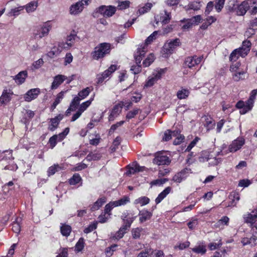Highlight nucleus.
Returning a JSON list of instances; mask_svg holds the SVG:
<instances>
[{
    "label": "nucleus",
    "instance_id": "34",
    "mask_svg": "<svg viewBox=\"0 0 257 257\" xmlns=\"http://www.w3.org/2000/svg\"><path fill=\"white\" fill-rule=\"evenodd\" d=\"M130 202V198L127 196H124L123 198L119 199L118 200L114 201V206H118L124 205L127 203Z\"/></svg>",
    "mask_w": 257,
    "mask_h": 257
},
{
    "label": "nucleus",
    "instance_id": "22",
    "mask_svg": "<svg viewBox=\"0 0 257 257\" xmlns=\"http://www.w3.org/2000/svg\"><path fill=\"white\" fill-rule=\"evenodd\" d=\"M106 202V198L103 197L99 198L96 202H95L91 207V210L94 211L97 210L101 207L103 204Z\"/></svg>",
    "mask_w": 257,
    "mask_h": 257
},
{
    "label": "nucleus",
    "instance_id": "39",
    "mask_svg": "<svg viewBox=\"0 0 257 257\" xmlns=\"http://www.w3.org/2000/svg\"><path fill=\"white\" fill-rule=\"evenodd\" d=\"M90 92V90L89 87H86V88L82 89L81 91H80L78 93V97H79L81 99H84L89 95Z\"/></svg>",
    "mask_w": 257,
    "mask_h": 257
},
{
    "label": "nucleus",
    "instance_id": "56",
    "mask_svg": "<svg viewBox=\"0 0 257 257\" xmlns=\"http://www.w3.org/2000/svg\"><path fill=\"white\" fill-rule=\"evenodd\" d=\"M165 73L164 69H160L158 71L155 72L153 74V77L156 80V81H158L162 77V74Z\"/></svg>",
    "mask_w": 257,
    "mask_h": 257
},
{
    "label": "nucleus",
    "instance_id": "23",
    "mask_svg": "<svg viewBox=\"0 0 257 257\" xmlns=\"http://www.w3.org/2000/svg\"><path fill=\"white\" fill-rule=\"evenodd\" d=\"M190 94V91L186 88H182L177 91L176 95L179 99L187 98Z\"/></svg>",
    "mask_w": 257,
    "mask_h": 257
},
{
    "label": "nucleus",
    "instance_id": "38",
    "mask_svg": "<svg viewBox=\"0 0 257 257\" xmlns=\"http://www.w3.org/2000/svg\"><path fill=\"white\" fill-rule=\"evenodd\" d=\"M192 250L196 253L203 254L206 252V249L205 246L202 245L192 248Z\"/></svg>",
    "mask_w": 257,
    "mask_h": 257
},
{
    "label": "nucleus",
    "instance_id": "15",
    "mask_svg": "<svg viewBox=\"0 0 257 257\" xmlns=\"http://www.w3.org/2000/svg\"><path fill=\"white\" fill-rule=\"evenodd\" d=\"M145 169V167H141L137 163H134L132 166L129 167L128 170L126 172V175H130L131 174H134L136 172H139L143 171Z\"/></svg>",
    "mask_w": 257,
    "mask_h": 257
},
{
    "label": "nucleus",
    "instance_id": "21",
    "mask_svg": "<svg viewBox=\"0 0 257 257\" xmlns=\"http://www.w3.org/2000/svg\"><path fill=\"white\" fill-rule=\"evenodd\" d=\"M51 27L48 24H45L41 29V33L40 34H36L35 37L39 38H42L47 35L50 31Z\"/></svg>",
    "mask_w": 257,
    "mask_h": 257
},
{
    "label": "nucleus",
    "instance_id": "57",
    "mask_svg": "<svg viewBox=\"0 0 257 257\" xmlns=\"http://www.w3.org/2000/svg\"><path fill=\"white\" fill-rule=\"evenodd\" d=\"M122 107V105L120 103L115 105L113 106L111 112H112L113 114L117 115L119 114V112L121 111Z\"/></svg>",
    "mask_w": 257,
    "mask_h": 257
},
{
    "label": "nucleus",
    "instance_id": "11",
    "mask_svg": "<svg viewBox=\"0 0 257 257\" xmlns=\"http://www.w3.org/2000/svg\"><path fill=\"white\" fill-rule=\"evenodd\" d=\"M137 216H134V213H130L128 211H126L122 213L121 218L124 223H127L131 226L132 223L136 218Z\"/></svg>",
    "mask_w": 257,
    "mask_h": 257
},
{
    "label": "nucleus",
    "instance_id": "52",
    "mask_svg": "<svg viewBox=\"0 0 257 257\" xmlns=\"http://www.w3.org/2000/svg\"><path fill=\"white\" fill-rule=\"evenodd\" d=\"M142 229L139 228L133 229L132 231V236L134 239H138L140 237Z\"/></svg>",
    "mask_w": 257,
    "mask_h": 257
},
{
    "label": "nucleus",
    "instance_id": "1",
    "mask_svg": "<svg viewBox=\"0 0 257 257\" xmlns=\"http://www.w3.org/2000/svg\"><path fill=\"white\" fill-rule=\"evenodd\" d=\"M110 51V45L109 43H103L95 47L94 51L91 53V56L93 59L98 60L109 54Z\"/></svg>",
    "mask_w": 257,
    "mask_h": 257
},
{
    "label": "nucleus",
    "instance_id": "7",
    "mask_svg": "<svg viewBox=\"0 0 257 257\" xmlns=\"http://www.w3.org/2000/svg\"><path fill=\"white\" fill-rule=\"evenodd\" d=\"M245 140L242 138H238L234 140L232 143L229 146L228 152L233 153L239 150L242 146L244 144Z\"/></svg>",
    "mask_w": 257,
    "mask_h": 257
},
{
    "label": "nucleus",
    "instance_id": "2",
    "mask_svg": "<svg viewBox=\"0 0 257 257\" xmlns=\"http://www.w3.org/2000/svg\"><path fill=\"white\" fill-rule=\"evenodd\" d=\"M116 11V7L113 6H101L96 9V13H100L105 18L112 16Z\"/></svg>",
    "mask_w": 257,
    "mask_h": 257
},
{
    "label": "nucleus",
    "instance_id": "45",
    "mask_svg": "<svg viewBox=\"0 0 257 257\" xmlns=\"http://www.w3.org/2000/svg\"><path fill=\"white\" fill-rule=\"evenodd\" d=\"M154 60V56L153 54H150L148 57L143 61V65L145 67L149 66Z\"/></svg>",
    "mask_w": 257,
    "mask_h": 257
},
{
    "label": "nucleus",
    "instance_id": "54",
    "mask_svg": "<svg viewBox=\"0 0 257 257\" xmlns=\"http://www.w3.org/2000/svg\"><path fill=\"white\" fill-rule=\"evenodd\" d=\"M139 111V109L138 108H136L132 111H130L126 115V118L129 120L135 117V116L138 113Z\"/></svg>",
    "mask_w": 257,
    "mask_h": 257
},
{
    "label": "nucleus",
    "instance_id": "16",
    "mask_svg": "<svg viewBox=\"0 0 257 257\" xmlns=\"http://www.w3.org/2000/svg\"><path fill=\"white\" fill-rule=\"evenodd\" d=\"M13 94V93L11 90H9V91L8 92L7 89H4L0 98L1 103L3 104H6L8 103L11 100V95Z\"/></svg>",
    "mask_w": 257,
    "mask_h": 257
},
{
    "label": "nucleus",
    "instance_id": "5",
    "mask_svg": "<svg viewBox=\"0 0 257 257\" xmlns=\"http://www.w3.org/2000/svg\"><path fill=\"white\" fill-rule=\"evenodd\" d=\"M181 45L180 40L179 38H176L171 40L169 43H166L164 47V52L166 54H172L174 50Z\"/></svg>",
    "mask_w": 257,
    "mask_h": 257
},
{
    "label": "nucleus",
    "instance_id": "49",
    "mask_svg": "<svg viewBox=\"0 0 257 257\" xmlns=\"http://www.w3.org/2000/svg\"><path fill=\"white\" fill-rule=\"evenodd\" d=\"M24 7H19L11 9V11L9 13V16H18L20 14V12L23 10Z\"/></svg>",
    "mask_w": 257,
    "mask_h": 257
},
{
    "label": "nucleus",
    "instance_id": "41",
    "mask_svg": "<svg viewBox=\"0 0 257 257\" xmlns=\"http://www.w3.org/2000/svg\"><path fill=\"white\" fill-rule=\"evenodd\" d=\"M81 180V178L78 174H75L69 180V183L71 185H76Z\"/></svg>",
    "mask_w": 257,
    "mask_h": 257
},
{
    "label": "nucleus",
    "instance_id": "64",
    "mask_svg": "<svg viewBox=\"0 0 257 257\" xmlns=\"http://www.w3.org/2000/svg\"><path fill=\"white\" fill-rule=\"evenodd\" d=\"M151 257H164V254L162 250H155L152 252Z\"/></svg>",
    "mask_w": 257,
    "mask_h": 257
},
{
    "label": "nucleus",
    "instance_id": "27",
    "mask_svg": "<svg viewBox=\"0 0 257 257\" xmlns=\"http://www.w3.org/2000/svg\"><path fill=\"white\" fill-rule=\"evenodd\" d=\"M150 199L146 196H142L136 199L134 201L135 204H140L141 206H144L149 203Z\"/></svg>",
    "mask_w": 257,
    "mask_h": 257
},
{
    "label": "nucleus",
    "instance_id": "29",
    "mask_svg": "<svg viewBox=\"0 0 257 257\" xmlns=\"http://www.w3.org/2000/svg\"><path fill=\"white\" fill-rule=\"evenodd\" d=\"M62 167L58 164H54L50 167L47 171L48 175L50 176L54 175L56 172L61 170Z\"/></svg>",
    "mask_w": 257,
    "mask_h": 257
},
{
    "label": "nucleus",
    "instance_id": "28",
    "mask_svg": "<svg viewBox=\"0 0 257 257\" xmlns=\"http://www.w3.org/2000/svg\"><path fill=\"white\" fill-rule=\"evenodd\" d=\"M62 51V48L54 46L52 48L51 51L47 53V56L53 58L55 56L58 55Z\"/></svg>",
    "mask_w": 257,
    "mask_h": 257
},
{
    "label": "nucleus",
    "instance_id": "40",
    "mask_svg": "<svg viewBox=\"0 0 257 257\" xmlns=\"http://www.w3.org/2000/svg\"><path fill=\"white\" fill-rule=\"evenodd\" d=\"M84 240L83 238L81 237L79 238V239L78 240V241H77L75 245V250L78 252L81 251L84 248Z\"/></svg>",
    "mask_w": 257,
    "mask_h": 257
},
{
    "label": "nucleus",
    "instance_id": "13",
    "mask_svg": "<svg viewBox=\"0 0 257 257\" xmlns=\"http://www.w3.org/2000/svg\"><path fill=\"white\" fill-rule=\"evenodd\" d=\"M84 4L82 2H78L70 7V13L71 15H77L82 11Z\"/></svg>",
    "mask_w": 257,
    "mask_h": 257
},
{
    "label": "nucleus",
    "instance_id": "32",
    "mask_svg": "<svg viewBox=\"0 0 257 257\" xmlns=\"http://www.w3.org/2000/svg\"><path fill=\"white\" fill-rule=\"evenodd\" d=\"M76 38H77V35L75 31H73V32L69 36H67V45L71 46L74 43Z\"/></svg>",
    "mask_w": 257,
    "mask_h": 257
},
{
    "label": "nucleus",
    "instance_id": "63",
    "mask_svg": "<svg viewBox=\"0 0 257 257\" xmlns=\"http://www.w3.org/2000/svg\"><path fill=\"white\" fill-rule=\"evenodd\" d=\"M141 70V66L139 64H137V65H133L131 68V71H132L134 74H139Z\"/></svg>",
    "mask_w": 257,
    "mask_h": 257
},
{
    "label": "nucleus",
    "instance_id": "51",
    "mask_svg": "<svg viewBox=\"0 0 257 257\" xmlns=\"http://www.w3.org/2000/svg\"><path fill=\"white\" fill-rule=\"evenodd\" d=\"M114 207H116L114 206V201L107 204L104 207V213L110 215V212Z\"/></svg>",
    "mask_w": 257,
    "mask_h": 257
},
{
    "label": "nucleus",
    "instance_id": "46",
    "mask_svg": "<svg viewBox=\"0 0 257 257\" xmlns=\"http://www.w3.org/2000/svg\"><path fill=\"white\" fill-rule=\"evenodd\" d=\"M152 4L151 3L146 4L143 7L140 8L139 10L140 14H144L145 13L149 11L152 7Z\"/></svg>",
    "mask_w": 257,
    "mask_h": 257
},
{
    "label": "nucleus",
    "instance_id": "9",
    "mask_svg": "<svg viewBox=\"0 0 257 257\" xmlns=\"http://www.w3.org/2000/svg\"><path fill=\"white\" fill-rule=\"evenodd\" d=\"M249 9V5L248 1H244L240 5L236 4L235 14L237 16H244Z\"/></svg>",
    "mask_w": 257,
    "mask_h": 257
},
{
    "label": "nucleus",
    "instance_id": "58",
    "mask_svg": "<svg viewBox=\"0 0 257 257\" xmlns=\"http://www.w3.org/2000/svg\"><path fill=\"white\" fill-rule=\"evenodd\" d=\"M188 10H193L194 11H197L200 9V5L199 3L198 2H194L191 4H189L188 5Z\"/></svg>",
    "mask_w": 257,
    "mask_h": 257
},
{
    "label": "nucleus",
    "instance_id": "62",
    "mask_svg": "<svg viewBox=\"0 0 257 257\" xmlns=\"http://www.w3.org/2000/svg\"><path fill=\"white\" fill-rule=\"evenodd\" d=\"M237 50L235 49L233 50L230 55L229 60L230 61H235L239 57Z\"/></svg>",
    "mask_w": 257,
    "mask_h": 257
},
{
    "label": "nucleus",
    "instance_id": "50",
    "mask_svg": "<svg viewBox=\"0 0 257 257\" xmlns=\"http://www.w3.org/2000/svg\"><path fill=\"white\" fill-rule=\"evenodd\" d=\"M199 140H200V138L199 137H195V139L192 142H191V143L188 146L185 152H190L191 150L196 145Z\"/></svg>",
    "mask_w": 257,
    "mask_h": 257
},
{
    "label": "nucleus",
    "instance_id": "43",
    "mask_svg": "<svg viewBox=\"0 0 257 257\" xmlns=\"http://www.w3.org/2000/svg\"><path fill=\"white\" fill-rule=\"evenodd\" d=\"M121 141V138L119 137H117L113 141L112 145L110 147V150L112 152L116 151L118 146L119 145Z\"/></svg>",
    "mask_w": 257,
    "mask_h": 257
},
{
    "label": "nucleus",
    "instance_id": "59",
    "mask_svg": "<svg viewBox=\"0 0 257 257\" xmlns=\"http://www.w3.org/2000/svg\"><path fill=\"white\" fill-rule=\"evenodd\" d=\"M97 222H94L92 224H90L87 227L85 228L84 230V232L85 233H88L94 229H95L97 227Z\"/></svg>",
    "mask_w": 257,
    "mask_h": 257
},
{
    "label": "nucleus",
    "instance_id": "26",
    "mask_svg": "<svg viewBox=\"0 0 257 257\" xmlns=\"http://www.w3.org/2000/svg\"><path fill=\"white\" fill-rule=\"evenodd\" d=\"M61 234L64 236H68L71 232V227L65 224H63L60 227Z\"/></svg>",
    "mask_w": 257,
    "mask_h": 257
},
{
    "label": "nucleus",
    "instance_id": "19",
    "mask_svg": "<svg viewBox=\"0 0 257 257\" xmlns=\"http://www.w3.org/2000/svg\"><path fill=\"white\" fill-rule=\"evenodd\" d=\"M171 191V188L168 187L166 188L162 192H161L158 196L155 199V202L157 204L160 203L170 193Z\"/></svg>",
    "mask_w": 257,
    "mask_h": 257
},
{
    "label": "nucleus",
    "instance_id": "17",
    "mask_svg": "<svg viewBox=\"0 0 257 257\" xmlns=\"http://www.w3.org/2000/svg\"><path fill=\"white\" fill-rule=\"evenodd\" d=\"M27 76V72L26 71H23L19 72L17 75L13 77V79L18 84H21L25 81Z\"/></svg>",
    "mask_w": 257,
    "mask_h": 257
},
{
    "label": "nucleus",
    "instance_id": "3",
    "mask_svg": "<svg viewBox=\"0 0 257 257\" xmlns=\"http://www.w3.org/2000/svg\"><path fill=\"white\" fill-rule=\"evenodd\" d=\"M117 69V66L116 65L112 64L102 73L99 74L97 75V81L96 83L100 84L103 82V81L108 77H109L112 73H113Z\"/></svg>",
    "mask_w": 257,
    "mask_h": 257
},
{
    "label": "nucleus",
    "instance_id": "48",
    "mask_svg": "<svg viewBox=\"0 0 257 257\" xmlns=\"http://www.w3.org/2000/svg\"><path fill=\"white\" fill-rule=\"evenodd\" d=\"M117 246V244H114L106 248L105 253L107 256H110L113 254V252L116 250Z\"/></svg>",
    "mask_w": 257,
    "mask_h": 257
},
{
    "label": "nucleus",
    "instance_id": "12",
    "mask_svg": "<svg viewBox=\"0 0 257 257\" xmlns=\"http://www.w3.org/2000/svg\"><path fill=\"white\" fill-rule=\"evenodd\" d=\"M67 79V77L63 75H57L54 78V80L51 85V89H55L61 85L64 80Z\"/></svg>",
    "mask_w": 257,
    "mask_h": 257
},
{
    "label": "nucleus",
    "instance_id": "18",
    "mask_svg": "<svg viewBox=\"0 0 257 257\" xmlns=\"http://www.w3.org/2000/svg\"><path fill=\"white\" fill-rule=\"evenodd\" d=\"M187 169H184L176 174L173 178L175 182L180 183L183 180L186 178Z\"/></svg>",
    "mask_w": 257,
    "mask_h": 257
},
{
    "label": "nucleus",
    "instance_id": "61",
    "mask_svg": "<svg viewBox=\"0 0 257 257\" xmlns=\"http://www.w3.org/2000/svg\"><path fill=\"white\" fill-rule=\"evenodd\" d=\"M91 101L87 100L84 102H83L80 105L78 109L81 112H83L86 109V108L90 105Z\"/></svg>",
    "mask_w": 257,
    "mask_h": 257
},
{
    "label": "nucleus",
    "instance_id": "6",
    "mask_svg": "<svg viewBox=\"0 0 257 257\" xmlns=\"http://www.w3.org/2000/svg\"><path fill=\"white\" fill-rule=\"evenodd\" d=\"M202 59V56L197 57V56H194L187 57L184 61V66L185 67L191 68L200 63Z\"/></svg>",
    "mask_w": 257,
    "mask_h": 257
},
{
    "label": "nucleus",
    "instance_id": "14",
    "mask_svg": "<svg viewBox=\"0 0 257 257\" xmlns=\"http://www.w3.org/2000/svg\"><path fill=\"white\" fill-rule=\"evenodd\" d=\"M139 215L140 216V222L141 223H143L151 218L153 215V213L149 211L148 210L143 209L140 211Z\"/></svg>",
    "mask_w": 257,
    "mask_h": 257
},
{
    "label": "nucleus",
    "instance_id": "33",
    "mask_svg": "<svg viewBox=\"0 0 257 257\" xmlns=\"http://www.w3.org/2000/svg\"><path fill=\"white\" fill-rule=\"evenodd\" d=\"M131 225L127 223H124L119 229L117 232L118 236L119 238H122L124 234L126 232V230L130 228Z\"/></svg>",
    "mask_w": 257,
    "mask_h": 257
},
{
    "label": "nucleus",
    "instance_id": "60",
    "mask_svg": "<svg viewBox=\"0 0 257 257\" xmlns=\"http://www.w3.org/2000/svg\"><path fill=\"white\" fill-rule=\"evenodd\" d=\"M57 139V135H54L49 139V143L50 144L51 149L54 148L56 145Z\"/></svg>",
    "mask_w": 257,
    "mask_h": 257
},
{
    "label": "nucleus",
    "instance_id": "44",
    "mask_svg": "<svg viewBox=\"0 0 257 257\" xmlns=\"http://www.w3.org/2000/svg\"><path fill=\"white\" fill-rule=\"evenodd\" d=\"M205 126L207 127L208 131L212 129L215 126V122L211 118H207L205 119Z\"/></svg>",
    "mask_w": 257,
    "mask_h": 257
},
{
    "label": "nucleus",
    "instance_id": "36",
    "mask_svg": "<svg viewBox=\"0 0 257 257\" xmlns=\"http://www.w3.org/2000/svg\"><path fill=\"white\" fill-rule=\"evenodd\" d=\"M50 121L51 124L49 125L48 128L51 131H54L58 127L60 122L55 117L51 118Z\"/></svg>",
    "mask_w": 257,
    "mask_h": 257
},
{
    "label": "nucleus",
    "instance_id": "47",
    "mask_svg": "<svg viewBox=\"0 0 257 257\" xmlns=\"http://www.w3.org/2000/svg\"><path fill=\"white\" fill-rule=\"evenodd\" d=\"M80 100L81 99L79 97L75 96L72 100L70 106L76 110L79 104Z\"/></svg>",
    "mask_w": 257,
    "mask_h": 257
},
{
    "label": "nucleus",
    "instance_id": "55",
    "mask_svg": "<svg viewBox=\"0 0 257 257\" xmlns=\"http://www.w3.org/2000/svg\"><path fill=\"white\" fill-rule=\"evenodd\" d=\"M130 2L128 1H125L119 3L117 7L119 10H124L129 7Z\"/></svg>",
    "mask_w": 257,
    "mask_h": 257
},
{
    "label": "nucleus",
    "instance_id": "37",
    "mask_svg": "<svg viewBox=\"0 0 257 257\" xmlns=\"http://www.w3.org/2000/svg\"><path fill=\"white\" fill-rule=\"evenodd\" d=\"M225 0H216L214 7L217 12H220L223 9Z\"/></svg>",
    "mask_w": 257,
    "mask_h": 257
},
{
    "label": "nucleus",
    "instance_id": "35",
    "mask_svg": "<svg viewBox=\"0 0 257 257\" xmlns=\"http://www.w3.org/2000/svg\"><path fill=\"white\" fill-rule=\"evenodd\" d=\"M245 222L247 223H253L256 221L257 217L255 215L254 212H252V214H248L246 217H244Z\"/></svg>",
    "mask_w": 257,
    "mask_h": 257
},
{
    "label": "nucleus",
    "instance_id": "4",
    "mask_svg": "<svg viewBox=\"0 0 257 257\" xmlns=\"http://www.w3.org/2000/svg\"><path fill=\"white\" fill-rule=\"evenodd\" d=\"M201 20L202 18L200 15L194 16L190 19H184L181 21V22H185V23L182 26V29L183 30H188L190 29L193 25H198L200 23Z\"/></svg>",
    "mask_w": 257,
    "mask_h": 257
},
{
    "label": "nucleus",
    "instance_id": "30",
    "mask_svg": "<svg viewBox=\"0 0 257 257\" xmlns=\"http://www.w3.org/2000/svg\"><path fill=\"white\" fill-rule=\"evenodd\" d=\"M38 7V3L36 2H31L25 6L27 13L34 12Z\"/></svg>",
    "mask_w": 257,
    "mask_h": 257
},
{
    "label": "nucleus",
    "instance_id": "24",
    "mask_svg": "<svg viewBox=\"0 0 257 257\" xmlns=\"http://www.w3.org/2000/svg\"><path fill=\"white\" fill-rule=\"evenodd\" d=\"M22 221V218L17 217L15 220L13 222L12 224V230L13 231L16 233H19L21 231V225L20 222Z\"/></svg>",
    "mask_w": 257,
    "mask_h": 257
},
{
    "label": "nucleus",
    "instance_id": "42",
    "mask_svg": "<svg viewBox=\"0 0 257 257\" xmlns=\"http://www.w3.org/2000/svg\"><path fill=\"white\" fill-rule=\"evenodd\" d=\"M229 220V218L227 216H224L216 222V225L217 227H219L222 225H228Z\"/></svg>",
    "mask_w": 257,
    "mask_h": 257
},
{
    "label": "nucleus",
    "instance_id": "31",
    "mask_svg": "<svg viewBox=\"0 0 257 257\" xmlns=\"http://www.w3.org/2000/svg\"><path fill=\"white\" fill-rule=\"evenodd\" d=\"M171 20L170 14L168 13L167 11H165V15L162 16H160L159 21L163 25L168 24Z\"/></svg>",
    "mask_w": 257,
    "mask_h": 257
},
{
    "label": "nucleus",
    "instance_id": "8",
    "mask_svg": "<svg viewBox=\"0 0 257 257\" xmlns=\"http://www.w3.org/2000/svg\"><path fill=\"white\" fill-rule=\"evenodd\" d=\"M171 163L170 158L162 154H158L153 159V163L159 166L169 165Z\"/></svg>",
    "mask_w": 257,
    "mask_h": 257
},
{
    "label": "nucleus",
    "instance_id": "10",
    "mask_svg": "<svg viewBox=\"0 0 257 257\" xmlns=\"http://www.w3.org/2000/svg\"><path fill=\"white\" fill-rule=\"evenodd\" d=\"M40 93V90L39 88H33L29 90L24 95L25 100L27 102H30L31 100L36 98L39 94Z\"/></svg>",
    "mask_w": 257,
    "mask_h": 257
},
{
    "label": "nucleus",
    "instance_id": "53",
    "mask_svg": "<svg viewBox=\"0 0 257 257\" xmlns=\"http://www.w3.org/2000/svg\"><path fill=\"white\" fill-rule=\"evenodd\" d=\"M158 34V31H154L150 35L146 40V44L147 45L151 44L154 40L156 39V36Z\"/></svg>",
    "mask_w": 257,
    "mask_h": 257
},
{
    "label": "nucleus",
    "instance_id": "25",
    "mask_svg": "<svg viewBox=\"0 0 257 257\" xmlns=\"http://www.w3.org/2000/svg\"><path fill=\"white\" fill-rule=\"evenodd\" d=\"M253 106L252 100L249 99L245 103V105L240 110V113L242 114L246 113L250 110Z\"/></svg>",
    "mask_w": 257,
    "mask_h": 257
},
{
    "label": "nucleus",
    "instance_id": "20",
    "mask_svg": "<svg viewBox=\"0 0 257 257\" xmlns=\"http://www.w3.org/2000/svg\"><path fill=\"white\" fill-rule=\"evenodd\" d=\"M229 199L231 201L228 203V206H234L240 199L239 194L236 192H232L229 195Z\"/></svg>",
    "mask_w": 257,
    "mask_h": 257
}]
</instances>
